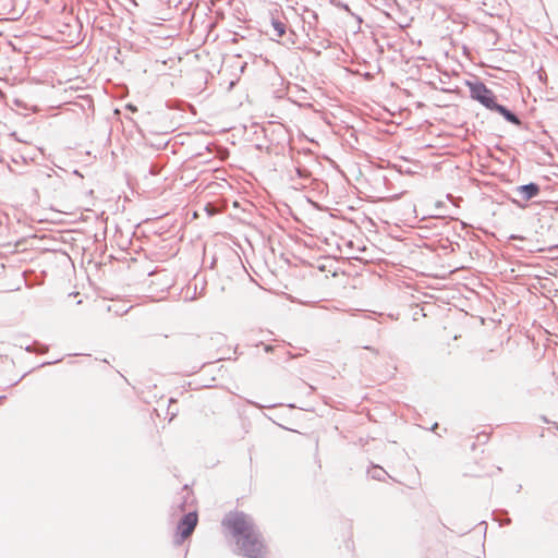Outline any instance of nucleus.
<instances>
[{"label":"nucleus","instance_id":"obj_1","mask_svg":"<svg viewBox=\"0 0 558 558\" xmlns=\"http://www.w3.org/2000/svg\"><path fill=\"white\" fill-rule=\"evenodd\" d=\"M235 541V553L247 558H264L265 545L253 518L242 511H230L221 522Z\"/></svg>","mask_w":558,"mask_h":558},{"label":"nucleus","instance_id":"obj_2","mask_svg":"<svg viewBox=\"0 0 558 558\" xmlns=\"http://www.w3.org/2000/svg\"><path fill=\"white\" fill-rule=\"evenodd\" d=\"M549 190L548 180L543 183L527 182L514 185L508 199L520 209H526L532 204H541L545 202L547 191Z\"/></svg>","mask_w":558,"mask_h":558},{"label":"nucleus","instance_id":"obj_3","mask_svg":"<svg viewBox=\"0 0 558 558\" xmlns=\"http://www.w3.org/2000/svg\"><path fill=\"white\" fill-rule=\"evenodd\" d=\"M466 86L470 89L471 98L481 102L484 107H486L489 110H495L499 112L501 116H504L509 122L519 124V119L510 112L506 107L498 105L496 102V96L487 88V86L480 82H466Z\"/></svg>","mask_w":558,"mask_h":558},{"label":"nucleus","instance_id":"obj_4","mask_svg":"<svg viewBox=\"0 0 558 558\" xmlns=\"http://www.w3.org/2000/svg\"><path fill=\"white\" fill-rule=\"evenodd\" d=\"M128 185L134 193L146 198H156L163 193L166 186L160 183V177H126Z\"/></svg>","mask_w":558,"mask_h":558},{"label":"nucleus","instance_id":"obj_5","mask_svg":"<svg viewBox=\"0 0 558 558\" xmlns=\"http://www.w3.org/2000/svg\"><path fill=\"white\" fill-rule=\"evenodd\" d=\"M375 181L383 184L384 190L377 197L380 199L397 201L404 195L409 190L413 189L414 185L410 182H405L402 179L404 177H396L397 183H395L389 177H374Z\"/></svg>","mask_w":558,"mask_h":558},{"label":"nucleus","instance_id":"obj_6","mask_svg":"<svg viewBox=\"0 0 558 558\" xmlns=\"http://www.w3.org/2000/svg\"><path fill=\"white\" fill-rule=\"evenodd\" d=\"M198 522V515L196 511H190L185 513L177 525V532L173 538V543L175 546H180L186 538H189Z\"/></svg>","mask_w":558,"mask_h":558},{"label":"nucleus","instance_id":"obj_7","mask_svg":"<svg viewBox=\"0 0 558 558\" xmlns=\"http://www.w3.org/2000/svg\"><path fill=\"white\" fill-rule=\"evenodd\" d=\"M300 179H303L305 182L300 183V186L293 185L292 187L294 190L299 189H311L312 192H316L317 195H328L329 193V185L328 183L324 182L322 179H318L316 177H299Z\"/></svg>","mask_w":558,"mask_h":558},{"label":"nucleus","instance_id":"obj_8","mask_svg":"<svg viewBox=\"0 0 558 558\" xmlns=\"http://www.w3.org/2000/svg\"><path fill=\"white\" fill-rule=\"evenodd\" d=\"M62 187V182L61 181H56V182H48V183H45L40 186V195L43 194L45 197H54L58 192L61 190Z\"/></svg>","mask_w":558,"mask_h":558},{"label":"nucleus","instance_id":"obj_9","mask_svg":"<svg viewBox=\"0 0 558 558\" xmlns=\"http://www.w3.org/2000/svg\"><path fill=\"white\" fill-rule=\"evenodd\" d=\"M271 27L274 29L272 39L276 41H279L281 37L286 34L287 26L283 22L272 19L271 20Z\"/></svg>","mask_w":558,"mask_h":558},{"label":"nucleus","instance_id":"obj_10","mask_svg":"<svg viewBox=\"0 0 558 558\" xmlns=\"http://www.w3.org/2000/svg\"><path fill=\"white\" fill-rule=\"evenodd\" d=\"M216 178L217 179L220 178L221 182L220 183H218V182L209 183L207 185V187L210 193H213V194L220 193V192L222 193L223 190L231 187L230 183L227 181V179L225 177H216Z\"/></svg>","mask_w":558,"mask_h":558},{"label":"nucleus","instance_id":"obj_11","mask_svg":"<svg viewBox=\"0 0 558 558\" xmlns=\"http://www.w3.org/2000/svg\"><path fill=\"white\" fill-rule=\"evenodd\" d=\"M40 198V192L38 187H32L24 192V201L29 204H37Z\"/></svg>","mask_w":558,"mask_h":558},{"label":"nucleus","instance_id":"obj_12","mask_svg":"<svg viewBox=\"0 0 558 558\" xmlns=\"http://www.w3.org/2000/svg\"><path fill=\"white\" fill-rule=\"evenodd\" d=\"M367 473L373 480H377V481H384L385 475L387 474L386 471L381 466H378V465H373L368 470Z\"/></svg>","mask_w":558,"mask_h":558},{"label":"nucleus","instance_id":"obj_13","mask_svg":"<svg viewBox=\"0 0 558 558\" xmlns=\"http://www.w3.org/2000/svg\"><path fill=\"white\" fill-rule=\"evenodd\" d=\"M469 182L472 184V185H475L477 187H481L482 185H485V186H490L489 183L487 182H481L480 180H477L475 177H469Z\"/></svg>","mask_w":558,"mask_h":558},{"label":"nucleus","instance_id":"obj_14","mask_svg":"<svg viewBox=\"0 0 558 558\" xmlns=\"http://www.w3.org/2000/svg\"><path fill=\"white\" fill-rule=\"evenodd\" d=\"M446 198L452 203L454 206H458L460 202H462V197H456L451 193L446 194Z\"/></svg>","mask_w":558,"mask_h":558},{"label":"nucleus","instance_id":"obj_15","mask_svg":"<svg viewBox=\"0 0 558 558\" xmlns=\"http://www.w3.org/2000/svg\"><path fill=\"white\" fill-rule=\"evenodd\" d=\"M541 420H542V422H543V423H545V424H553V422H551L547 416H545V415H542V416H541Z\"/></svg>","mask_w":558,"mask_h":558},{"label":"nucleus","instance_id":"obj_16","mask_svg":"<svg viewBox=\"0 0 558 558\" xmlns=\"http://www.w3.org/2000/svg\"><path fill=\"white\" fill-rule=\"evenodd\" d=\"M435 207L440 209V208H444L445 207V203L442 201H438L435 203Z\"/></svg>","mask_w":558,"mask_h":558},{"label":"nucleus","instance_id":"obj_17","mask_svg":"<svg viewBox=\"0 0 558 558\" xmlns=\"http://www.w3.org/2000/svg\"><path fill=\"white\" fill-rule=\"evenodd\" d=\"M274 349H275V348H274L272 345H270V344L265 345V351H266V352H272V351H274Z\"/></svg>","mask_w":558,"mask_h":558},{"label":"nucleus","instance_id":"obj_18","mask_svg":"<svg viewBox=\"0 0 558 558\" xmlns=\"http://www.w3.org/2000/svg\"><path fill=\"white\" fill-rule=\"evenodd\" d=\"M206 210L209 215H213L216 211L215 209L211 210L209 206H207Z\"/></svg>","mask_w":558,"mask_h":558},{"label":"nucleus","instance_id":"obj_19","mask_svg":"<svg viewBox=\"0 0 558 558\" xmlns=\"http://www.w3.org/2000/svg\"><path fill=\"white\" fill-rule=\"evenodd\" d=\"M553 425L555 426V427H554V430H555V432H558V424H557L556 422H553Z\"/></svg>","mask_w":558,"mask_h":558},{"label":"nucleus","instance_id":"obj_20","mask_svg":"<svg viewBox=\"0 0 558 558\" xmlns=\"http://www.w3.org/2000/svg\"><path fill=\"white\" fill-rule=\"evenodd\" d=\"M553 425L555 426V427H554V430H555V432H558V424H557L556 422H553Z\"/></svg>","mask_w":558,"mask_h":558},{"label":"nucleus","instance_id":"obj_21","mask_svg":"<svg viewBox=\"0 0 558 558\" xmlns=\"http://www.w3.org/2000/svg\"><path fill=\"white\" fill-rule=\"evenodd\" d=\"M288 359H293L294 355L291 354V352H287Z\"/></svg>","mask_w":558,"mask_h":558},{"label":"nucleus","instance_id":"obj_22","mask_svg":"<svg viewBox=\"0 0 558 558\" xmlns=\"http://www.w3.org/2000/svg\"><path fill=\"white\" fill-rule=\"evenodd\" d=\"M41 348H43V352H46L48 350L47 347H45V345H41Z\"/></svg>","mask_w":558,"mask_h":558}]
</instances>
